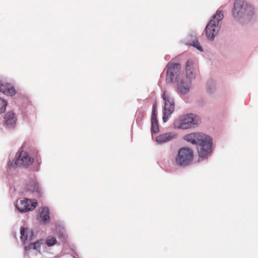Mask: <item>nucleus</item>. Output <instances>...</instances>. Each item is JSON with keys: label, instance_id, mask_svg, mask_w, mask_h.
I'll return each instance as SVG.
<instances>
[{"label": "nucleus", "instance_id": "b1692460", "mask_svg": "<svg viewBox=\"0 0 258 258\" xmlns=\"http://www.w3.org/2000/svg\"><path fill=\"white\" fill-rule=\"evenodd\" d=\"M38 169H39V167H37V168L36 169V171H37Z\"/></svg>", "mask_w": 258, "mask_h": 258}, {"label": "nucleus", "instance_id": "f8f14e48", "mask_svg": "<svg viewBox=\"0 0 258 258\" xmlns=\"http://www.w3.org/2000/svg\"><path fill=\"white\" fill-rule=\"evenodd\" d=\"M27 188L28 191L32 192H36L38 194L41 192V188L35 178H34L27 184Z\"/></svg>", "mask_w": 258, "mask_h": 258}, {"label": "nucleus", "instance_id": "f257e3e1", "mask_svg": "<svg viewBox=\"0 0 258 258\" xmlns=\"http://www.w3.org/2000/svg\"><path fill=\"white\" fill-rule=\"evenodd\" d=\"M194 61L188 59L186 63V76L180 74L181 66L178 63H168L167 67L166 81L172 83L175 79L179 91L183 94L187 93L190 88L191 80L195 77V73L194 69Z\"/></svg>", "mask_w": 258, "mask_h": 258}, {"label": "nucleus", "instance_id": "aec40b11", "mask_svg": "<svg viewBox=\"0 0 258 258\" xmlns=\"http://www.w3.org/2000/svg\"><path fill=\"white\" fill-rule=\"evenodd\" d=\"M191 45L197 48L200 51H203V49L198 41H193Z\"/></svg>", "mask_w": 258, "mask_h": 258}, {"label": "nucleus", "instance_id": "a211bd4d", "mask_svg": "<svg viewBox=\"0 0 258 258\" xmlns=\"http://www.w3.org/2000/svg\"><path fill=\"white\" fill-rule=\"evenodd\" d=\"M156 105L155 104L153 106V110L152 113L151 120L157 119V112H156Z\"/></svg>", "mask_w": 258, "mask_h": 258}, {"label": "nucleus", "instance_id": "4be33fe9", "mask_svg": "<svg viewBox=\"0 0 258 258\" xmlns=\"http://www.w3.org/2000/svg\"><path fill=\"white\" fill-rule=\"evenodd\" d=\"M30 249H34V245H33V243H31L29 245H28L27 246H26L25 247V250L26 251H28V250H30Z\"/></svg>", "mask_w": 258, "mask_h": 258}, {"label": "nucleus", "instance_id": "4468645a", "mask_svg": "<svg viewBox=\"0 0 258 258\" xmlns=\"http://www.w3.org/2000/svg\"><path fill=\"white\" fill-rule=\"evenodd\" d=\"M49 210L47 207H44L40 212V216L43 221L47 222L50 219Z\"/></svg>", "mask_w": 258, "mask_h": 258}, {"label": "nucleus", "instance_id": "ddd939ff", "mask_svg": "<svg viewBox=\"0 0 258 258\" xmlns=\"http://www.w3.org/2000/svg\"><path fill=\"white\" fill-rule=\"evenodd\" d=\"M21 239L22 241L25 242L27 240H31L32 236V231L27 228H21Z\"/></svg>", "mask_w": 258, "mask_h": 258}, {"label": "nucleus", "instance_id": "f03ea898", "mask_svg": "<svg viewBox=\"0 0 258 258\" xmlns=\"http://www.w3.org/2000/svg\"><path fill=\"white\" fill-rule=\"evenodd\" d=\"M184 139L192 144L197 145L200 158H207L212 153V140L210 136L201 133H195L185 136Z\"/></svg>", "mask_w": 258, "mask_h": 258}, {"label": "nucleus", "instance_id": "39448f33", "mask_svg": "<svg viewBox=\"0 0 258 258\" xmlns=\"http://www.w3.org/2000/svg\"><path fill=\"white\" fill-rule=\"evenodd\" d=\"M198 123L197 116L194 114L183 115L175 120L173 126L175 128L186 130Z\"/></svg>", "mask_w": 258, "mask_h": 258}, {"label": "nucleus", "instance_id": "2eb2a0df", "mask_svg": "<svg viewBox=\"0 0 258 258\" xmlns=\"http://www.w3.org/2000/svg\"><path fill=\"white\" fill-rule=\"evenodd\" d=\"M151 130L152 134H157L159 132V128L157 119L151 120Z\"/></svg>", "mask_w": 258, "mask_h": 258}, {"label": "nucleus", "instance_id": "20e7f679", "mask_svg": "<svg viewBox=\"0 0 258 258\" xmlns=\"http://www.w3.org/2000/svg\"><path fill=\"white\" fill-rule=\"evenodd\" d=\"M194 153L193 150L188 147L180 148L175 157V162L177 165L185 167L189 165L193 161Z\"/></svg>", "mask_w": 258, "mask_h": 258}, {"label": "nucleus", "instance_id": "0eeeda50", "mask_svg": "<svg viewBox=\"0 0 258 258\" xmlns=\"http://www.w3.org/2000/svg\"><path fill=\"white\" fill-rule=\"evenodd\" d=\"M162 98L164 101V112L163 120L164 122H166L174 110V99L171 94L166 91L163 92Z\"/></svg>", "mask_w": 258, "mask_h": 258}, {"label": "nucleus", "instance_id": "423d86ee", "mask_svg": "<svg viewBox=\"0 0 258 258\" xmlns=\"http://www.w3.org/2000/svg\"><path fill=\"white\" fill-rule=\"evenodd\" d=\"M253 12V8L245 3L243 0H236L232 10L234 17L238 18L243 15H250Z\"/></svg>", "mask_w": 258, "mask_h": 258}, {"label": "nucleus", "instance_id": "5701e85b", "mask_svg": "<svg viewBox=\"0 0 258 258\" xmlns=\"http://www.w3.org/2000/svg\"><path fill=\"white\" fill-rule=\"evenodd\" d=\"M40 162H39V161H38V165L39 166H40Z\"/></svg>", "mask_w": 258, "mask_h": 258}, {"label": "nucleus", "instance_id": "1a4fd4ad", "mask_svg": "<svg viewBox=\"0 0 258 258\" xmlns=\"http://www.w3.org/2000/svg\"><path fill=\"white\" fill-rule=\"evenodd\" d=\"M33 161V159L29 156L27 152L22 151L20 152L15 163L17 166L26 168L32 164Z\"/></svg>", "mask_w": 258, "mask_h": 258}, {"label": "nucleus", "instance_id": "6e6552de", "mask_svg": "<svg viewBox=\"0 0 258 258\" xmlns=\"http://www.w3.org/2000/svg\"><path fill=\"white\" fill-rule=\"evenodd\" d=\"M37 206L36 200L25 199L17 202L16 207L19 211L22 213L33 210Z\"/></svg>", "mask_w": 258, "mask_h": 258}, {"label": "nucleus", "instance_id": "7ed1b4c3", "mask_svg": "<svg viewBox=\"0 0 258 258\" xmlns=\"http://www.w3.org/2000/svg\"><path fill=\"white\" fill-rule=\"evenodd\" d=\"M224 17L223 13L222 11H217L216 14L213 17L212 19L207 25L205 31L208 38L212 40L215 35H217L219 28V22Z\"/></svg>", "mask_w": 258, "mask_h": 258}, {"label": "nucleus", "instance_id": "6ab92c4d", "mask_svg": "<svg viewBox=\"0 0 258 258\" xmlns=\"http://www.w3.org/2000/svg\"><path fill=\"white\" fill-rule=\"evenodd\" d=\"M43 242L42 240H38L34 243H33V245H34V249H38L40 247L41 245L42 244Z\"/></svg>", "mask_w": 258, "mask_h": 258}, {"label": "nucleus", "instance_id": "dca6fc26", "mask_svg": "<svg viewBox=\"0 0 258 258\" xmlns=\"http://www.w3.org/2000/svg\"><path fill=\"white\" fill-rule=\"evenodd\" d=\"M57 240L55 238L52 236H48L46 239V243L48 246H51L55 244Z\"/></svg>", "mask_w": 258, "mask_h": 258}, {"label": "nucleus", "instance_id": "9d476101", "mask_svg": "<svg viewBox=\"0 0 258 258\" xmlns=\"http://www.w3.org/2000/svg\"><path fill=\"white\" fill-rule=\"evenodd\" d=\"M177 137V134L175 132L164 133L158 135L156 138V141L159 144H163L175 139Z\"/></svg>", "mask_w": 258, "mask_h": 258}, {"label": "nucleus", "instance_id": "f3484780", "mask_svg": "<svg viewBox=\"0 0 258 258\" xmlns=\"http://www.w3.org/2000/svg\"><path fill=\"white\" fill-rule=\"evenodd\" d=\"M7 105V102L0 98V113L4 112L6 110Z\"/></svg>", "mask_w": 258, "mask_h": 258}, {"label": "nucleus", "instance_id": "9b49d317", "mask_svg": "<svg viewBox=\"0 0 258 258\" xmlns=\"http://www.w3.org/2000/svg\"><path fill=\"white\" fill-rule=\"evenodd\" d=\"M4 120L5 124L9 128H13L16 124L17 118L13 112H8L5 115Z\"/></svg>", "mask_w": 258, "mask_h": 258}, {"label": "nucleus", "instance_id": "412c9836", "mask_svg": "<svg viewBox=\"0 0 258 258\" xmlns=\"http://www.w3.org/2000/svg\"><path fill=\"white\" fill-rule=\"evenodd\" d=\"M58 237L62 241L65 240L67 237L66 234L63 232L59 233L58 235Z\"/></svg>", "mask_w": 258, "mask_h": 258}]
</instances>
